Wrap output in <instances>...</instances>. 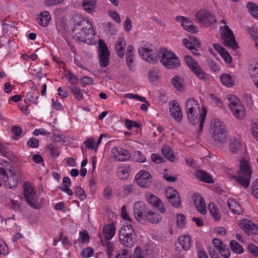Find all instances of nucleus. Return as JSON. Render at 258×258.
<instances>
[{"mask_svg":"<svg viewBox=\"0 0 258 258\" xmlns=\"http://www.w3.org/2000/svg\"><path fill=\"white\" fill-rule=\"evenodd\" d=\"M73 19L72 30L74 39L89 45L94 44L96 41L92 23L80 16H76Z\"/></svg>","mask_w":258,"mask_h":258,"instance_id":"nucleus-1","label":"nucleus"},{"mask_svg":"<svg viewBox=\"0 0 258 258\" xmlns=\"http://www.w3.org/2000/svg\"><path fill=\"white\" fill-rule=\"evenodd\" d=\"M185 110L189 122L193 125L199 124V133L203 130L204 124L207 116L206 109L193 98H189L185 102Z\"/></svg>","mask_w":258,"mask_h":258,"instance_id":"nucleus-2","label":"nucleus"},{"mask_svg":"<svg viewBox=\"0 0 258 258\" xmlns=\"http://www.w3.org/2000/svg\"><path fill=\"white\" fill-rule=\"evenodd\" d=\"M210 133L213 140L223 145L226 140V130L225 124L218 119H213L210 124Z\"/></svg>","mask_w":258,"mask_h":258,"instance_id":"nucleus-3","label":"nucleus"},{"mask_svg":"<svg viewBox=\"0 0 258 258\" xmlns=\"http://www.w3.org/2000/svg\"><path fill=\"white\" fill-rule=\"evenodd\" d=\"M252 173L251 168L248 161L241 160L239 171L234 178L242 186L247 188L249 185Z\"/></svg>","mask_w":258,"mask_h":258,"instance_id":"nucleus-4","label":"nucleus"},{"mask_svg":"<svg viewBox=\"0 0 258 258\" xmlns=\"http://www.w3.org/2000/svg\"><path fill=\"white\" fill-rule=\"evenodd\" d=\"M160 61L162 65L167 69H173L178 67L180 64V60L177 55L165 48L161 49L159 52Z\"/></svg>","mask_w":258,"mask_h":258,"instance_id":"nucleus-5","label":"nucleus"},{"mask_svg":"<svg viewBox=\"0 0 258 258\" xmlns=\"http://www.w3.org/2000/svg\"><path fill=\"white\" fill-rule=\"evenodd\" d=\"M229 100L228 106L233 115L237 119H242L245 116V108L239 99L233 94L227 96Z\"/></svg>","mask_w":258,"mask_h":258,"instance_id":"nucleus-6","label":"nucleus"},{"mask_svg":"<svg viewBox=\"0 0 258 258\" xmlns=\"http://www.w3.org/2000/svg\"><path fill=\"white\" fill-rule=\"evenodd\" d=\"M221 40L224 45L236 51L238 46L232 31L227 25L220 27Z\"/></svg>","mask_w":258,"mask_h":258,"instance_id":"nucleus-7","label":"nucleus"},{"mask_svg":"<svg viewBox=\"0 0 258 258\" xmlns=\"http://www.w3.org/2000/svg\"><path fill=\"white\" fill-rule=\"evenodd\" d=\"M196 20L206 27L215 25L217 23L215 15L211 11L206 9H201L196 14Z\"/></svg>","mask_w":258,"mask_h":258,"instance_id":"nucleus-8","label":"nucleus"},{"mask_svg":"<svg viewBox=\"0 0 258 258\" xmlns=\"http://www.w3.org/2000/svg\"><path fill=\"white\" fill-rule=\"evenodd\" d=\"M138 53L141 58L150 63H154L157 60L156 53L150 44H141L138 48Z\"/></svg>","mask_w":258,"mask_h":258,"instance_id":"nucleus-9","label":"nucleus"},{"mask_svg":"<svg viewBox=\"0 0 258 258\" xmlns=\"http://www.w3.org/2000/svg\"><path fill=\"white\" fill-rule=\"evenodd\" d=\"M98 53L100 66L106 67L109 64L110 52L107 46L101 39L98 41Z\"/></svg>","mask_w":258,"mask_h":258,"instance_id":"nucleus-10","label":"nucleus"},{"mask_svg":"<svg viewBox=\"0 0 258 258\" xmlns=\"http://www.w3.org/2000/svg\"><path fill=\"white\" fill-rule=\"evenodd\" d=\"M184 61L192 72L201 80H205L207 78V74L202 70L197 61L191 56L186 55L184 56Z\"/></svg>","mask_w":258,"mask_h":258,"instance_id":"nucleus-11","label":"nucleus"},{"mask_svg":"<svg viewBox=\"0 0 258 258\" xmlns=\"http://www.w3.org/2000/svg\"><path fill=\"white\" fill-rule=\"evenodd\" d=\"M24 196L27 203L32 208H37V196L34 188L29 183L24 184Z\"/></svg>","mask_w":258,"mask_h":258,"instance_id":"nucleus-12","label":"nucleus"},{"mask_svg":"<svg viewBox=\"0 0 258 258\" xmlns=\"http://www.w3.org/2000/svg\"><path fill=\"white\" fill-rule=\"evenodd\" d=\"M130 154L127 151L119 147L112 148L110 159L113 161L124 162L129 159Z\"/></svg>","mask_w":258,"mask_h":258,"instance_id":"nucleus-13","label":"nucleus"},{"mask_svg":"<svg viewBox=\"0 0 258 258\" xmlns=\"http://www.w3.org/2000/svg\"><path fill=\"white\" fill-rule=\"evenodd\" d=\"M135 180L140 187L147 188L150 185L152 178L148 172L141 170L136 174Z\"/></svg>","mask_w":258,"mask_h":258,"instance_id":"nucleus-14","label":"nucleus"},{"mask_svg":"<svg viewBox=\"0 0 258 258\" xmlns=\"http://www.w3.org/2000/svg\"><path fill=\"white\" fill-rule=\"evenodd\" d=\"M238 225L248 235L256 234L258 233V227L249 220L240 218L237 221Z\"/></svg>","mask_w":258,"mask_h":258,"instance_id":"nucleus-15","label":"nucleus"},{"mask_svg":"<svg viewBox=\"0 0 258 258\" xmlns=\"http://www.w3.org/2000/svg\"><path fill=\"white\" fill-rule=\"evenodd\" d=\"M165 196L168 201L175 208L181 206V202L177 190L172 187H168L165 191Z\"/></svg>","mask_w":258,"mask_h":258,"instance_id":"nucleus-16","label":"nucleus"},{"mask_svg":"<svg viewBox=\"0 0 258 258\" xmlns=\"http://www.w3.org/2000/svg\"><path fill=\"white\" fill-rule=\"evenodd\" d=\"M176 19L178 22L180 23L181 25L185 30L191 33H197L198 32V28L187 18L183 16H178Z\"/></svg>","mask_w":258,"mask_h":258,"instance_id":"nucleus-17","label":"nucleus"},{"mask_svg":"<svg viewBox=\"0 0 258 258\" xmlns=\"http://www.w3.org/2000/svg\"><path fill=\"white\" fill-rule=\"evenodd\" d=\"M146 199L151 205L158 209L161 213H164L166 209L161 201L157 196L150 193L146 195Z\"/></svg>","mask_w":258,"mask_h":258,"instance_id":"nucleus-18","label":"nucleus"},{"mask_svg":"<svg viewBox=\"0 0 258 258\" xmlns=\"http://www.w3.org/2000/svg\"><path fill=\"white\" fill-rule=\"evenodd\" d=\"M169 109L171 115L177 121L182 119V113L178 103L175 100L169 104Z\"/></svg>","mask_w":258,"mask_h":258,"instance_id":"nucleus-19","label":"nucleus"},{"mask_svg":"<svg viewBox=\"0 0 258 258\" xmlns=\"http://www.w3.org/2000/svg\"><path fill=\"white\" fill-rule=\"evenodd\" d=\"M147 207L145 203L142 201L136 202L133 208L134 214L135 218L139 221L143 219V214L145 212Z\"/></svg>","mask_w":258,"mask_h":258,"instance_id":"nucleus-20","label":"nucleus"},{"mask_svg":"<svg viewBox=\"0 0 258 258\" xmlns=\"http://www.w3.org/2000/svg\"><path fill=\"white\" fill-rule=\"evenodd\" d=\"M124 231L119 230L118 237L120 242L126 247L132 246L134 244V239L136 237V234L128 235L124 234Z\"/></svg>","mask_w":258,"mask_h":258,"instance_id":"nucleus-21","label":"nucleus"},{"mask_svg":"<svg viewBox=\"0 0 258 258\" xmlns=\"http://www.w3.org/2000/svg\"><path fill=\"white\" fill-rule=\"evenodd\" d=\"M13 171L10 163L6 161H2L0 162V180H6L8 178V175Z\"/></svg>","mask_w":258,"mask_h":258,"instance_id":"nucleus-22","label":"nucleus"},{"mask_svg":"<svg viewBox=\"0 0 258 258\" xmlns=\"http://www.w3.org/2000/svg\"><path fill=\"white\" fill-rule=\"evenodd\" d=\"M194 201L197 210L201 214L205 215L207 213V210L204 198L199 194L195 195L194 197Z\"/></svg>","mask_w":258,"mask_h":258,"instance_id":"nucleus-23","label":"nucleus"},{"mask_svg":"<svg viewBox=\"0 0 258 258\" xmlns=\"http://www.w3.org/2000/svg\"><path fill=\"white\" fill-rule=\"evenodd\" d=\"M116 228L113 223L107 224L103 226L102 228V234L104 238L103 240H110L115 235Z\"/></svg>","mask_w":258,"mask_h":258,"instance_id":"nucleus-24","label":"nucleus"},{"mask_svg":"<svg viewBox=\"0 0 258 258\" xmlns=\"http://www.w3.org/2000/svg\"><path fill=\"white\" fill-rule=\"evenodd\" d=\"M126 46V41L123 37L119 38L115 41L114 45L115 50L116 54L120 58H123L124 57Z\"/></svg>","mask_w":258,"mask_h":258,"instance_id":"nucleus-25","label":"nucleus"},{"mask_svg":"<svg viewBox=\"0 0 258 258\" xmlns=\"http://www.w3.org/2000/svg\"><path fill=\"white\" fill-rule=\"evenodd\" d=\"M100 244L106 247V252L108 257H111L113 255V252L115 248L114 243L107 240H103V237L100 233L98 234Z\"/></svg>","mask_w":258,"mask_h":258,"instance_id":"nucleus-26","label":"nucleus"},{"mask_svg":"<svg viewBox=\"0 0 258 258\" xmlns=\"http://www.w3.org/2000/svg\"><path fill=\"white\" fill-rule=\"evenodd\" d=\"M228 142L229 150L232 153L237 152L241 148V142L235 137L230 138Z\"/></svg>","mask_w":258,"mask_h":258,"instance_id":"nucleus-27","label":"nucleus"},{"mask_svg":"<svg viewBox=\"0 0 258 258\" xmlns=\"http://www.w3.org/2000/svg\"><path fill=\"white\" fill-rule=\"evenodd\" d=\"M208 209L210 215L215 221H218L221 219V212L216 204L213 202H210L208 204Z\"/></svg>","mask_w":258,"mask_h":258,"instance_id":"nucleus-28","label":"nucleus"},{"mask_svg":"<svg viewBox=\"0 0 258 258\" xmlns=\"http://www.w3.org/2000/svg\"><path fill=\"white\" fill-rule=\"evenodd\" d=\"M2 26L4 34H7L9 36H16L17 35V28L14 25V23L11 22L9 24L3 23Z\"/></svg>","mask_w":258,"mask_h":258,"instance_id":"nucleus-29","label":"nucleus"},{"mask_svg":"<svg viewBox=\"0 0 258 258\" xmlns=\"http://www.w3.org/2000/svg\"><path fill=\"white\" fill-rule=\"evenodd\" d=\"M145 216L147 221L152 224H158L162 219L160 214L152 211H149Z\"/></svg>","mask_w":258,"mask_h":258,"instance_id":"nucleus-30","label":"nucleus"},{"mask_svg":"<svg viewBox=\"0 0 258 258\" xmlns=\"http://www.w3.org/2000/svg\"><path fill=\"white\" fill-rule=\"evenodd\" d=\"M51 19L49 13L47 11H44L39 14L37 18V22L40 25L45 27L49 23Z\"/></svg>","mask_w":258,"mask_h":258,"instance_id":"nucleus-31","label":"nucleus"},{"mask_svg":"<svg viewBox=\"0 0 258 258\" xmlns=\"http://www.w3.org/2000/svg\"><path fill=\"white\" fill-rule=\"evenodd\" d=\"M195 175L198 179L203 182L211 183L214 181L213 178L209 174L203 170H197Z\"/></svg>","mask_w":258,"mask_h":258,"instance_id":"nucleus-32","label":"nucleus"},{"mask_svg":"<svg viewBox=\"0 0 258 258\" xmlns=\"http://www.w3.org/2000/svg\"><path fill=\"white\" fill-rule=\"evenodd\" d=\"M220 81L223 85L231 87L234 85L235 79L229 74H224L220 76Z\"/></svg>","mask_w":258,"mask_h":258,"instance_id":"nucleus-33","label":"nucleus"},{"mask_svg":"<svg viewBox=\"0 0 258 258\" xmlns=\"http://www.w3.org/2000/svg\"><path fill=\"white\" fill-rule=\"evenodd\" d=\"M250 77L252 81L258 89V62L254 65H251L249 68Z\"/></svg>","mask_w":258,"mask_h":258,"instance_id":"nucleus-34","label":"nucleus"},{"mask_svg":"<svg viewBox=\"0 0 258 258\" xmlns=\"http://www.w3.org/2000/svg\"><path fill=\"white\" fill-rule=\"evenodd\" d=\"M227 206L233 213L240 214L241 213V208L239 203L235 200L229 199L227 201Z\"/></svg>","mask_w":258,"mask_h":258,"instance_id":"nucleus-35","label":"nucleus"},{"mask_svg":"<svg viewBox=\"0 0 258 258\" xmlns=\"http://www.w3.org/2000/svg\"><path fill=\"white\" fill-rule=\"evenodd\" d=\"M130 168L126 164H122L118 167L117 169V174L118 177L121 179H124L130 175Z\"/></svg>","mask_w":258,"mask_h":258,"instance_id":"nucleus-36","label":"nucleus"},{"mask_svg":"<svg viewBox=\"0 0 258 258\" xmlns=\"http://www.w3.org/2000/svg\"><path fill=\"white\" fill-rule=\"evenodd\" d=\"M16 176V174L14 171L8 175V178L6 180H4L7 187L12 188L17 185L18 181Z\"/></svg>","mask_w":258,"mask_h":258,"instance_id":"nucleus-37","label":"nucleus"},{"mask_svg":"<svg viewBox=\"0 0 258 258\" xmlns=\"http://www.w3.org/2000/svg\"><path fill=\"white\" fill-rule=\"evenodd\" d=\"M179 243L182 249L187 250L189 249L191 244V240L189 236L187 235H183L178 238Z\"/></svg>","mask_w":258,"mask_h":258,"instance_id":"nucleus-38","label":"nucleus"},{"mask_svg":"<svg viewBox=\"0 0 258 258\" xmlns=\"http://www.w3.org/2000/svg\"><path fill=\"white\" fill-rule=\"evenodd\" d=\"M39 97V93L34 92H28L26 94L25 102L29 104L37 105L38 103V98Z\"/></svg>","mask_w":258,"mask_h":258,"instance_id":"nucleus-39","label":"nucleus"},{"mask_svg":"<svg viewBox=\"0 0 258 258\" xmlns=\"http://www.w3.org/2000/svg\"><path fill=\"white\" fill-rule=\"evenodd\" d=\"M63 186L60 187V189L66 192L69 196H72L73 190L70 188L71 186V180L68 177H64L62 179Z\"/></svg>","mask_w":258,"mask_h":258,"instance_id":"nucleus-40","label":"nucleus"},{"mask_svg":"<svg viewBox=\"0 0 258 258\" xmlns=\"http://www.w3.org/2000/svg\"><path fill=\"white\" fill-rule=\"evenodd\" d=\"M161 151L163 156L169 160L173 162L176 160L175 156L169 146L166 145L163 146Z\"/></svg>","mask_w":258,"mask_h":258,"instance_id":"nucleus-41","label":"nucleus"},{"mask_svg":"<svg viewBox=\"0 0 258 258\" xmlns=\"http://www.w3.org/2000/svg\"><path fill=\"white\" fill-rule=\"evenodd\" d=\"M176 223L177 227L179 229L183 228L186 223L185 215L182 213H178L176 216Z\"/></svg>","mask_w":258,"mask_h":258,"instance_id":"nucleus-42","label":"nucleus"},{"mask_svg":"<svg viewBox=\"0 0 258 258\" xmlns=\"http://www.w3.org/2000/svg\"><path fill=\"white\" fill-rule=\"evenodd\" d=\"M70 89L71 92L74 95L75 99L80 101L83 99L84 95L83 90L77 86H73L71 87Z\"/></svg>","mask_w":258,"mask_h":258,"instance_id":"nucleus-43","label":"nucleus"},{"mask_svg":"<svg viewBox=\"0 0 258 258\" xmlns=\"http://www.w3.org/2000/svg\"><path fill=\"white\" fill-rule=\"evenodd\" d=\"M96 0H84L83 6L86 11L91 13L95 6Z\"/></svg>","mask_w":258,"mask_h":258,"instance_id":"nucleus-44","label":"nucleus"},{"mask_svg":"<svg viewBox=\"0 0 258 258\" xmlns=\"http://www.w3.org/2000/svg\"><path fill=\"white\" fill-rule=\"evenodd\" d=\"M230 245L232 250L236 253L241 254L244 251L243 247L235 240H231Z\"/></svg>","mask_w":258,"mask_h":258,"instance_id":"nucleus-45","label":"nucleus"},{"mask_svg":"<svg viewBox=\"0 0 258 258\" xmlns=\"http://www.w3.org/2000/svg\"><path fill=\"white\" fill-rule=\"evenodd\" d=\"M84 144L88 149L95 150V152L97 151L95 139L94 137H91L88 138L84 142Z\"/></svg>","mask_w":258,"mask_h":258,"instance_id":"nucleus-46","label":"nucleus"},{"mask_svg":"<svg viewBox=\"0 0 258 258\" xmlns=\"http://www.w3.org/2000/svg\"><path fill=\"white\" fill-rule=\"evenodd\" d=\"M247 7L249 12L252 17L258 19V6L253 3H249L247 4Z\"/></svg>","mask_w":258,"mask_h":258,"instance_id":"nucleus-47","label":"nucleus"},{"mask_svg":"<svg viewBox=\"0 0 258 258\" xmlns=\"http://www.w3.org/2000/svg\"><path fill=\"white\" fill-rule=\"evenodd\" d=\"M125 126L128 130H131L133 127H140L141 126V123L139 122L133 121L128 119L125 118Z\"/></svg>","mask_w":258,"mask_h":258,"instance_id":"nucleus-48","label":"nucleus"},{"mask_svg":"<svg viewBox=\"0 0 258 258\" xmlns=\"http://www.w3.org/2000/svg\"><path fill=\"white\" fill-rule=\"evenodd\" d=\"M182 43L184 46L188 49H191L193 46L199 47L200 45V42L197 39H195L194 41L192 42L188 39L184 38L182 39Z\"/></svg>","mask_w":258,"mask_h":258,"instance_id":"nucleus-49","label":"nucleus"},{"mask_svg":"<svg viewBox=\"0 0 258 258\" xmlns=\"http://www.w3.org/2000/svg\"><path fill=\"white\" fill-rule=\"evenodd\" d=\"M124 97L126 99H136L141 102L146 103L147 99L145 97L141 96L137 94H133V93H126L124 94Z\"/></svg>","mask_w":258,"mask_h":258,"instance_id":"nucleus-50","label":"nucleus"},{"mask_svg":"<svg viewBox=\"0 0 258 258\" xmlns=\"http://www.w3.org/2000/svg\"><path fill=\"white\" fill-rule=\"evenodd\" d=\"M120 230L124 231V234L127 233L128 235L134 234L135 230L131 224L128 222H125L121 227Z\"/></svg>","mask_w":258,"mask_h":258,"instance_id":"nucleus-51","label":"nucleus"},{"mask_svg":"<svg viewBox=\"0 0 258 258\" xmlns=\"http://www.w3.org/2000/svg\"><path fill=\"white\" fill-rule=\"evenodd\" d=\"M171 82L174 87L178 91H181L183 89L182 84L178 77L174 76L171 80Z\"/></svg>","mask_w":258,"mask_h":258,"instance_id":"nucleus-52","label":"nucleus"},{"mask_svg":"<svg viewBox=\"0 0 258 258\" xmlns=\"http://www.w3.org/2000/svg\"><path fill=\"white\" fill-rule=\"evenodd\" d=\"M75 194L77 198L82 201H84L86 198L83 189L80 186H77L75 188Z\"/></svg>","mask_w":258,"mask_h":258,"instance_id":"nucleus-53","label":"nucleus"},{"mask_svg":"<svg viewBox=\"0 0 258 258\" xmlns=\"http://www.w3.org/2000/svg\"><path fill=\"white\" fill-rule=\"evenodd\" d=\"M9 253V248L5 242L0 238V256H5Z\"/></svg>","mask_w":258,"mask_h":258,"instance_id":"nucleus-54","label":"nucleus"},{"mask_svg":"<svg viewBox=\"0 0 258 258\" xmlns=\"http://www.w3.org/2000/svg\"><path fill=\"white\" fill-rule=\"evenodd\" d=\"M133 156L136 161L144 163L146 162V158L143 154L139 151H135L134 153Z\"/></svg>","mask_w":258,"mask_h":258,"instance_id":"nucleus-55","label":"nucleus"},{"mask_svg":"<svg viewBox=\"0 0 258 258\" xmlns=\"http://www.w3.org/2000/svg\"><path fill=\"white\" fill-rule=\"evenodd\" d=\"M251 194L254 198L258 199V178L252 183Z\"/></svg>","mask_w":258,"mask_h":258,"instance_id":"nucleus-56","label":"nucleus"},{"mask_svg":"<svg viewBox=\"0 0 258 258\" xmlns=\"http://www.w3.org/2000/svg\"><path fill=\"white\" fill-rule=\"evenodd\" d=\"M218 251L221 256L224 258H228L230 256L229 249L225 245Z\"/></svg>","mask_w":258,"mask_h":258,"instance_id":"nucleus-57","label":"nucleus"},{"mask_svg":"<svg viewBox=\"0 0 258 258\" xmlns=\"http://www.w3.org/2000/svg\"><path fill=\"white\" fill-rule=\"evenodd\" d=\"M48 150H49L50 154L53 157H57L59 155V152L57 148L52 144H50L47 147Z\"/></svg>","mask_w":258,"mask_h":258,"instance_id":"nucleus-58","label":"nucleus"},{"mask_svg":"<svg viewBox=\"0 0 258 258\" xmlns=\"http://www.w3.org/2000/svg\"><path fill=\"white\" fill-rule=\"evenodd\" d=\"M103 196L107 199L109 200L112 197V189L109 186H107L103 190Z\"/></svg>","mask_w":258,"mask_h":258,"instance_id":"nucleus-59","label":"nucleus"},{"mask_svg":"<svg viewBox=\"0 0 258 258\" xmlns=\"http://www.w3.org/2000/svg\"><path fill=\"white\" fill-rule=\"evenodd\" d=\"M27 145L31 148H37L39 145V141L36 138L32 137L28 141Z\"/></svg>","mask_w":258,"mask_h":258,"instance_id":"nucleus-60","label":"nucleus"},{"mask_svg":"<svg viewBox=\"0 0 258 258\" xmlns=\"http://www.w3.org/2000/svg\"><path fill=\"white\" fill-rule=\"evenodd\" d=\"M52 108L56 110H62L63 109L62 105L58 101L57 98L52 99Z\"/></svg>","mask_w":258,"mask_h":258,"instance_id":"nucleus-61","label":"nucleus"},{"mask_svg":"<svg viewBox=\"0 0 258 258\" xmlns=\"http://www.w3.org/2000/svg\"><path fill=\"white\" fill-rule=\"evenodd\" d=\"M68 80L71 84L74 85V86L78 84L79 82L78 78L71 72L68 73Z\"/></svg>","mask_w":258,"mask_h":258,"instance_id":"nucleus-62","label":"nucleus"},{"mask_svg":"<svg viewBox=\"0 0 258 258\" xmlns=\"http://www.w3.org/2000/svg\"><path fill=\"white\" fill-rule=\"evenodd\" d=\"M248 249L249 252L253 255L255 257L258 256V247L256 245L250 243L248 245Z\"/></svg>","mask_w":258,"mask_h":258,"instance_id":"nucleus-63","label":"nucleus"},{"mask_svg":"<svg viewBox=\"0 0 258 258\" xmlns=\"http://www.w3.org/2000/svg\"><path fill=\"white\" fill-rule=\"evenodd\" d=\"M251 132L254 139L258 141V123H254L252 124Z\"/></svg>","mask_w":258,"mask_h":258,"instance_id":"nucleus-64","label":"nucleus"}]
</instances>
